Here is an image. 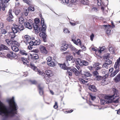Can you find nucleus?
<instances>
[{
	"mask_svg": "<svg viewBox=\"0 0 120 120\" xmlns=\"http://www.w3.org/2000/svg\"><path fill=\"white\" fill-rule=\"evenodd\" d=\"M8 105L5 106L0 101V115L2 116V120H8V117H12L17 113L18 107L14 100V97L7 99Z\"/></svg>",
	"mask_w": 120,
	"mask_h": 120,
	"instance_id": "obj_1",
	"label": "nucleus"
},
{
	"mask_svg": "<svg viewBox=\"0 0 120 120\" xmlns=\"http://www.w3.org/2000/svg\"><path fill=\"white\" fill-rule=\"evenodd\" d=\"M41 25L42 27L40 28L39 35L40 37L43 39V41L45 42H46L47 40L46 37L47 35L46 34L45 32L47 28V26L45 24V23L44 19L42 18L41 16Z\"/></svg>",
	"mask_w": 120,
	"mask_h": 120,
	"instance_id": "obj_2",
	"label": "nucleus"
},
{
	"mask_svg": "<svg viewBox=\"0 0 120 120\" xmlns=\"http://www.w3.org/2000/svg\"><path fill=\"white\" fill-rule=\"evenodd\" d=\"M24 26L22 25H15L12 27V31L15 33H16L23 30Z\"/></svg>",
	"mask_w": 120,
	"mask_h": 120,
	"instance_id": "obj_3",
	"label": "nucleus"
},
{
	"mask_svg": "<svg viewBox=\"0 0 120 120\" xmlns=\"http://www.w3.org/2000/svg\"><path fill=\"white\" fill-rule=\"evenodd\" d=\"M10 0H2L1 3L2 4V9L3 11L5 10V8L7 7L9 4L8 2Z\"/></svg>",
	"mask_w": 120,
	"mask_h": 120,
	"instance_id": "obj_4",
	"label": "nucleus"
},
{
	"mask_svg": "<svg viewBox=\"0 0 120 120\" xmlns=\"http://www.w3.org/2000/svg\"><path fill=\"white\" fill-rule=\"evenodd\" d=\"M30 66V67L32 69H33L34 70L36 71H38V74H39V75L42 76L44 75L45 73L44 72L41 71L40 70H38L37 68L35 67L33 64H31Z\"/></svg>",
	"mask_w": 120,
	"mask_h": 120,
	"instance_id": "obj_5",
	"label": "nucleus"
},
{
	"mask_svg": "<svg viewBox=\"0 0 120 120\" xmlns=\"http://www.w3.org/2000/svg\"><path fill=\"white\" fill-rule=\"evenodd\" d=\"M77 60V61L78 63L80 66H82L83 65L86 66L89 65V63L85 60L79 59Z\"/></svg>",
	"mask_w": 120,
	"mask_h": 120,
	"instance_id": "obj_6",
	"label": "nucleus"
},
{
	"mask_svg": "<svg viewBox=\"0 0 120 120\" xmlns=\"http://www.w3.org/2000/svg\"><path fill=\"white\" fill-rule=\"evenodd\" d=\"M31 39L30 37V36L27 35H26L24 36V38L22 42L25 43L26 45L28 44L29 41H30Z\"/></svg>",
	"mask_w": 120,
	"mask_h": 120,
	"instance_id": "obj_7",
	"label": "nucleus"
},
{
	"mask_svg": "<svg viewBox=\"0 0 120 120\" xmlns=\"http://www.w3.org/2000/svg\"><path fill=\"white\" fill-rule=\"evenodd\" d=\"M13 16L12 15V11L10 9L8 12V17L7 18V20L9 22L13 21L12 19Z\"/></svg>",
	"mask_w": 120,
	"mask_h": 120,
	"instance_id": "obj_8",
	"label": "nucleus"
},
{
	"mask_svg": "<svg viewBox=\"0 0 120 120\" xmlns=\"http://www.w3.org/2000/svg\"><path fill=\"white\" fill-rule=\"evenodd\" d=\"M103 26H105V30L106 31V33L108 35H110L111 31V30L110 29L111 27V26L109 25H103Z\"/></svg>",
	"mask_w": 120,
	"mask_h": 120,
	"instance_id": "obj_9",
	"label": "nucleus"
},
{
	"mask_svg": "<svg viewBox=\"0 0 120 120\" xmlns=\"http://www.w3.org/2000/svg\"><path fill=\"white\" fill-rule=\"evenodd\" d=\"M33 27L36 34H38L41 28H39L37 24H34Z\"/></svg>",
	"mask_w": 120,
	"mask_h": 120,
	"instance_id": "obj_10",
	"label": "nucleus"
},
{
	"mask_svg": "<svg viewBox=\"0 0 120 120\" xmlns=\"http://www.w3.org/2000/svg\"><path fill=\"white\" fill-rule=\"evenodd\" d=\"M120 57H119L118 59H117L115 62V64H114V68L115 69H116L117 68L119 69V67L120 65Z\"/></svg>",
	"mask_w": 120,
	"mask_h": 120,
	"instance_id": "obj_11",
	"label": "nucleus"
},
{
	"mask_svg": "<svg viewBox=\"0 0 120 120\" xmlns=\"http://www.w3.org/2000/svg\"><path fill=\"white\" fill-rule=\"evenodd\" d=\"M24 24L26 27L30 29H32V24L31 23L27 22H24Z\"/></svg>",
	"mask_w": 120,
	"mask_h": 120,
	"instance_id": "obj_12",
	"label": "nucleus"
},
{
	"mask_svg": "<svg viewBox=\"0 0 120 120\" xmlns=\"http://www.w3.org/2000/svg\"><path fill=\"white\" fill-rule=\"evenodd\" d=\"M69 47V45L65 43H63L61 49V50L62 51H64L66 50Z\"/></svg>",
	"mask_w": 120,
	"mask_h": 120,
	"instance_id": "obj_13",
	"label": "nucleus"
},
{
	"mask_svg": "<svg viewBox=\"0 0 120 120\" xmlns=\"http://www.w3.org/2000/svg\"><path fill=\"white\" fill-rule=\"evenodd\" d=\"M89 89L91 91L96 92L97 90V89L96 86L93 85H90L89 87Z\"/></svg>",
	"mask_w": 120,
	"mask_h": 120,
	"instance_id": "obj_14",
	"label": "nucleus"
},
{
	"mask_svg": "<svg viewBox=\"0 0 120 120\" xmlns=\"http://www.w3.org/2000/svg\"><path fill=\"white\" fill-rule=\"evenodd\" d=\"M66 72V74L70 76H71L72 75V72H73L72 70V68L68 67Z\"/></svg>",
	"mask_w": 120,
	"mask_h": 120,
	"instance_id": "obj_15",
	"label": "nucleus"
},
{
	"mask_svg": "<svg viewBox=\"0 0 120 120\" xmlns=\"http://www.w3.org/2000/svg\"><path fill=\"white\" fill-rule=\"evenodd\" d=\"M40 49L41 52L45 54L47 53V51L45 47L43 46H41L40 47Z\"/></svg>",
	"mask_w": 120,
	"mask_h": 120,
	"instance_id": "obj_16",
	"label": "nucleus"
},
{
	"mask_svg": "<svg viewBox=\"0 0 120 120\" xmlns=\"http://www.w3.org/2000/svg\"><path fill=\"white\" fill-rule=\"evenodd\" d=\"M16 56L15 54L12 52H9L7 55V56L9 58H14Z\"/></svg>",
	"mask_w": 120,
	"mask_h": 120,
	"instance_id": "obj_17",
	"label": "nucleus"
},
{
	"mask_svg": "<svg viewBox=\"0 0 120 120\" xmlns=\"http://www.w3.org/2000/svg\"><path fill=\"white\" fill-rule=\"evenodd\" d=\"M55 60H52L50 62L48 63L47 64L49 66L51 67H54L55 66Z\"/></svg>",
	"mask_w": 120,
	"mask_h": 120,
	"instance_id": "obj_18",
	"label": "nucleus"
},
{
	"mask_svg": "<svg viewBox=\"0 0 120 120\" xmlns=\"http://www.w3.org/2000/svg\"><path fill=\"white\" fill-rule=\"evenodd\" d=\"M8 48L6 46L3 45H0V55L2 54V52L1 51L2 50H8Z\"/></svg>",
	"mask_w": 120,
	"mask_h": 120,
	"instance_id": "obj_19",
	"label": "nucleus"
},
{
	"mask_svg": "<svg viewBox=\"0 0 120 120\" xmlns=\"http://www.w3.org/2000/svg\"><path fill=\"white\" fill-rule=\"evenodd\" d=\"M30 56H31V58L33 59H37L39 58V57L37 54H31Z\"/></svg>",
	"mask_w": 120,
	"mask_h": 120,
	"instance_id": "obj_20",
	"label": "nucleus"
},
{
	"mask_svg": "<svg viewBox=\"0 0 120 120\" xmlns=\"http://www.w3.org/2000/svg\"><path fill=\"white\" fill-rule=\"evenodd\" d=\"M73 58V56L70 55H68L66 57V60L67 62L68 61H69L72 60Z\"/></svg>",
	"mask_w": 120,
	"mask_h": 120,
	"instance_id": "obj_21",
	"label": "nucleus"
},
{
	"mask_svg": "<svg viewBox=\"0 0 120 120\" xmlns=\"http://www.w3.org/2000/svg\"><path fill=\"white\" fill-rule=\"evenodd\" d=\"M38 88L39 90V93L41 95H42L43 94V87H41V85H39L38 86Z\"/></svg>",
	"mask_w": 120,
	"mask_h": 120,
	"instance_id": "obj_22",
	"label": "nucleus"
},
{
	"mask_svg": "<svg viewBox=\"0 0 120 120\" xmlns=\"http://www.w3.org/2000/svg\"><path fill=\"white\" fill-rule=\"evenodd\" d=\"M98 2L97 4L98 6H101V9L103 10L104 9V8L103 6V3L101 2V0H98Z\"/></svg>",
	"mask_w": 120,
	"mask_h": 120,
	"instance_id": "obj_23",
	"label": "nucleus"
},
{
	"mask_svg": "<svg viewBox=\"0 0 120 120\" xmlns=\"http://www.w3.org/2000/svg\"><path fill=\"white\" fill-rule=\"evenodd\" d=\"M84 76L87 77H90L92 76L91 74L89 71H83Z\"/></svg>",
	"mask_w": 120,
	"mask_h": 120,
	"instance_id": "obj_24",
	"label": "nucleus"
},
{
	"mask_svg": "<svg viewBox=\"0 0 120 120\" xmlns=\"http://www.w3.org/2000/svg\"><path fill=\"white\" fill-rule=\"evenodd\" d=\"M72 70L74 72L75 75L76 76H78L79 74V72L75 68H72Z\"/></svg>",
	"mask_w": 120,
	"mask_h": 120,
	"instance_id": "obj_25",
	"label": "nucleus"
},
{
	"mask_svg": "<svg viewBox=\"0 0 120 120\" xmlns=\"http://www.w3.org/2000/svg\"><path fill=\"white\" fill-rule=\"evenodd\" d=\"M45 73L48 76H51L52 75V71L51 70H48L45 71Z\"/></svg>",
	"mask_w": 120,
	"mask_h": 120,
	"instance_id": "obj_26",
	"label": "nucleus"
},
{
	"mask_svg": "<svg viewBox=\"0 0 120 120\" xmlns=\"http://www.w3.org/2000/svg\"><path fill=\"white\" fill-rule=\"evenodd\" d=\"M114 80L116 82H117L119 81L120 80V74H118L116 76L115 78H114Z\"/></svg>",
	"mask_w": 120,
	"mask_h": 120,
	"instance_id": "obj_27",
	"label": "nucleus"
},
{
	"mask_svg": "<svg viewBox=\"0 0 120 120\" xmlns=\"http://www.w3.org/2000/svg\"><path fill=\"white\" fill-rule=\"evenodd\" d=\"M34 45H39L41 43V41L38 39L35 40L34 41Z\"/></svg>",
	"mask_w": 120,
	"mask_h": 120,
	"instance_id": "obj_28",
	"label": "nucleus"
},
{
	"mask_svg": "<svg viewBox=\"0 0 120 120\" xmlns=\"http://www.w3.org/2000/svg\"><path fill=\"white\" fill-rule=\"evenodd\" d=\"M11 47L12 50L15 52H17L19 50V49L16 46L12 45Z\"/></svg>",
	"mask_w": 120,
	"mask_h": 120,
	"instance_id": "obj_29",
	"label": "nucleus"
},
{
	"mask_svg": "<svg viewBox=\"0 0 120 120\" xmlns=\"http://www.w3.org/2000/svg\"><path fill=\"white\" fill-rule=\"evenodd\" d=\"M89 2V1L88 0H86V1L85 0H82L81 1V3L84 5H88Z\"/></svg>",
	"mask_w": 120,
	"mask_h": 120,
	"instance_id": "obj_30",
	"label": "nucleus"
},
{
	"mask_svg": "<svg viewBox=\"0 0 120 120\" xmlns=\"http://www.w3.org/2000/svg\"><path fill=\"white\" fill-rule=\"evenodd\" d=\"M60 68L64 70H67L68 68V67H67L66 65L65 64H61L60 65Z\"/></svg>",
	"mask_w": 120,
	"mask_h": 120,
	"instance_id": "obj_31",
	"label": "nucleus"
},
{
	"mask_svg": "<svg viewBox=\"0 0 120 120\" xmlns=\"http://www.w3.org/2000/svg\"><path fill=\"white\" fill-rule=\"evenodd\" d=\"M15 33H14L13 31L10 33V37H11V39L14 38L15 37Z\"/></svg>",
	"mask_w": 120,
	"mask_h": 120,
	"instance_id": "obj_32",
	"label": "nucleus"
},
{
	"mask_svg": "<svg viewBox=\"0 0 120 120\" xmlns=\"http://www.w3.org/2000/svg\"><path fill=\"white\" fill-rule=\"evenodd\" d=\"M119 98L116 95L115 96L114 98H113L114 100L113 102L115 103H118L119 102L118 99Z\"/></svg>",
	"mask_w": 120,
	"mask_h": 120,
	"instance_id": "obj_33",
	"label": "nucleus"
},
{
	"mask_svg": "<svg viewBox=\"0 0 120 120\" xmlns=\"http://www.w3.org/2000/svg\"><path fill=\"white\" fill-rule=\"evenodd\" d=\"M5 41L8 45H10L11 46H12V41H11L8 39H6Z\"/></svg>",
	"mask_w": 120,
	"mask_h": 120,
	"instance_id": "obj_34",
	"label": "nucleus"
},
{
	"mask_svg": "<svg viewBox=\"0 0 120 120\" xmlns=\"http://www.w3.org/2000/svg\"><path fill=\"white\" fill-rule=\"evenodd\" d=\"M79 80L81 84H83L88 82L87 81L85 80L84 79L81 78H79Z\"/></svg>",
	"mask_w": 120,
	"mask_h": 120,
	"instance_id": "obj_35",
	"label": "nucleus"
},
{
	"mask_svg": "<svg viewBox=\"0 0 120 120\" xmlns=\"http://www.w3.org/2000/svg\"><path fill=\"white\" fill-rule=\"evenodd\" d=\"M20 53L22 55H25L26 56L27 55L26 52L24 50H21L20 52Z\"/></svg>",
	"mask_w": 120,
	"mask_h": 120,
	"instance_id": "obj_36",
	"label": "nucleus"
},
{
	"mask_svg": "<svg viewBox=\"0 0 120 120\" xmlns=\"http://www.w3.org/2000/svg\"><path fill=\"white\" fill-rule=\"evenodd\" d=\"M90 98L92 101H94L96 99V96H94L93 94H90Z\"/></svg>",
	"mask_w": 120,
	"mask_h": 120,
	"instance_id": "obj_37",
	"label": "nucleus"
},
{
	"mask_svg": "<svg viewBox=\"0 0 120 120\" xmlns=\"http://www.w3.org/2000/svg\"><path fill=\"white\" fill-rule=\"evenodd\" d=\"M100 100L101 103V105H104L106 103H108L110 102H106L105 100L104 99H101V100Z\"/></svg>",
	"mask_w": 120,
	"mask_h": 120,
	"instance_id": "obj_38",
	"label": "nucleus"
},
{
	"mask_svg": "<svg viewBox=\"0 0 120 120\" xmlns=\"http://www.w3.org/2000/svg\"><path fill=\"white\" fill-rule=\"evenodd\" d=\"M19 23L21 24L22 23L24 22V19L22 17H20L19 19Z\"/></svg>",
	"mask_w": 120,
	"mask_h": 120,
	"instance_id": "obj_39",
	"label": "nucleus"
},
{
	"mask_svg": "<svg viewBox=\"0 0 120 120\" xmlns=\"http://www.w3.org/2000/svg\"><path fill=\"white\" fill-rule=\"evenodd\" d=\"M109 65H108V64L105 63L103 65V67L108 69V68L109 67Z\"/></svg>",
	"mask_w": 120,
	"mask_h": 120,
	"instance_id": "obj_40",
	"label": "nucleus"
},
{
	"mask_svg": "<svg viewBox=\"0 0 120 120\" xmlns=\"http://www.w3.org/2000/svg\"><path fill=\"white\" fill-rule=\"evenodd\" d=\"M18 42L16 41H12V45L16 46L18 45Z\"/></svg>",
	"mask_w": 120,
	"mask_h": 120,
	"instance_id": "obj_41",
	"label": "nucleus"
},
{
	"mask_svg": "<svg viewBox=\"0 0 120 120\" xmlns=\"http://www.w3.org/2000/svg\"><path fill=\"white\" fill-rule=\"evenodd\" d=\"M70 22L71 25L73 26H75L77 23L74 21L73 20H71Z\"/></svg>",
	"mask_w": 120,
	"mask_h": 120,
	"instance_id": "obj_42",
	"label": "nucleus"
},
{
	"mask_svg": "<svg viewBox=\"0 0 120 120\" xmlns=\"http://www.w3.org/2000/svg\"><path fill=\"white\" fill-rule=\"evenodd\" d=\"M64 32L65 34L69 33H70V31L67 28H64L63 29Z\"/></svg>",
	"mask_w": 120,
	"mask_h": 120,
	"instance_id": "obj_43",
	"label": "nucleus"
},
{
	"mask_svg": "<svg viewBox=\"0 0 120 120\" xmlns=\"http://www.w3.org/2000/svg\"><path fill=\"white\" fill-rule=\"evenodd\" d=\"M105 61L106 62V63L108 64L109 65L111 64L112 63V61L109 59L105 60Z\"/></svg>",
	"mask_w": 120,
	"mask_h": 120,
	"instance_id": "obj_44",
	"label": "nucleus"
},
{
	"mask_svg": "<svg viewBox=\"0 0 120 120\" xmlns=\"http://www.w3.org/2000/svg\"><path fill=\"white\" fill-rule=\"evenodd\" d=\"M7 32V31L5 29H2L1 30L0 33L2 34H5Z\"/></svg>",
	"mask_w": 120,
	"mask_h": 120,
	"instance_id": "obj_45",
	"label": "nucleus"
},
{
	"mask_svg": "<svg viewBox=\"0 0 120 120\" xmlns=\"http://www.w3.org/2000/svg\"><path fill=\"white\" fill-rule=\"evenodd\" d=\"M46 60L48 63H49L52 61V58L50 56H48Z\"/></svg>",
	"mask_w": 120,
	"mask_h": 120,
	"instance_id": "obj_46",
	"label": "nucleus"
},
{
	"mask_svg": "<svg viewBox=\"0 0 120 120\" xmlns=\"http://www.w3.org/2000/svg\"><path fill=\"white\" fill-rule=\"evenodd\" d=\"M109 50L111 52L113 53L114 52L115 49L112 47H110L109 48Z\"/></svg>",
	"mask_w": 120,
	"mask_h": 120,
	"instance_id": "obj_47",
	"label": "nucleus"
},
{
	"mask_svg": "<svg viewBox=\"0 0 120 120\" xmlns=\"http://www.w3.org/2000/svg\"><path fill=\"white\" fill-rule=\"evenodd\" d=\"M76 44L77 45H80L81 44V42L79 39H78L76 41Z\"/></svg>",
	"mask_w": 120,
	"mask_h": 120,
	"instance_id": "obj_48",
	"label": "nucleus"
},
{
	"mask_svg": "<svg viewBox=\"0 0 120 120\" xmlns=\"http://www.w3.org/2000/svg\"><path fill=\"white\" fill-rule=\"evenodd\" d=\"M28 44L30 46H33V45H34V41H29Z\"/></svg>",
	"mask_w": 120,
	"mask_h": 120,
	"instance_id": "obj_49",
	"label": "nucleus"
},
{
	"mask_svg": "<svg viewBox=\"0 0 120 120\" xmlns=\"http://www.w3.org/2000/svg\"><path fill=\"white\" fill-rule=\"evenodd\" d=\"M20 12V10L19 9H18L15 10V15H18V14Z\"/></svg>",
	"mask_w": 120,
	"mask_h": 120,
	"instance_id": "obj_50",
	"label": "nucleus"
},
{
	"mask_svg": "<svg viewBox=\"0 0 120 120\" xmlns=\"http://www.w3.org/2000/svg\"><path fill=\"white\" fill-rule=\"evenodd\" d=\"M109 55L108 54H106L104 56V59L105 60H106L109 59Z\"/></svg>",
	"mask_w": 120,
	"mask_h": 120,
	"instance_id": "obj_51",
	"label": "nucleus"
},
{
	"mask_svg": "<svg viewBox=\"0 0 120 120\" xmlns=\"http://www.w3.org/2000/svg\"><path fill=\"white\" fill-rule=\"evenodd\" d=\"M69 47L72 50H75V48L71 45H69Z\"/></svg>",
	"mask_w": 120,
	"mask_h": 120,
	"instance_id": "obj_52",
	"label": "nucleus"
},
{
	"mask_svg": "<svg viewBox=\"0 0 120 120\" xmlns=\"http://www.w3.org/2000/svg\"><path fill=\"white\" fill-rule=\"evenodd\" d=\"M105 48L104 47H102L101 48L100 50H98V52L100 54L101 53V52L103 51V50L105 49Z\"/></svg>",
	"mask_w": 120,
	"mask_h": 120,
	"instance_id": "obj_53",
	"label": "nucleus"
},
{
	"mask_svg": "<svg viewBox=\"0 0 120 120\" xmlns=\"http://www.w3.org/2000/svg\"><path fill=\"white\" fill-rule=\"evenodd\" d=\"M24 2L28 5H30L31 4V2L29 0H23Z\"/></svg>",
	"mask_w": 120,
	"mask_h": 120,
	"instance_id": "obj_54",
	"label": "nucleus"
},
{
	"mask_svg": "<svg viewBox=\"0 0 120 120\" xmlns=\"http://www.w3.org/2000/svg\"><path fill=\"white\" fill-rule=\"evenodd\" d=\"M93 75L94 76H96L99 75V73L97 71H94L93 72Z\"/></svg>",
	"mask_w": 120,
	"mask_h": 120,
	"instance_id": "obj_55",
	"label": "nucleus"
},
{
	"mask_svg": "<svg viewBox=\"0 0 120 120\" xmlns=\"http://www.w3.org/2000/svg\"><path fill=\"white\" fill-rule=\"evenodd\" d=\"M28 10L30 11H33L34 10V8L33 7L30 6L28 8Z\"/></svg>",
	"mask_w": 120,
	"mask_h": 120,
	"instance_id": "obj_56",
	"label": "nucleus"
},
{
	"mask_svg": "<svg viewBox=\"0 0 120 120\" xmlns=\"http://www.w3.org/2000/svg\"><path fill=\"white\" fill-rule=\"evenodd\" d=\"M39 22V20L38 18L35 19H34V22L35 24H37Z\"/></svg>",
	"mask_w": 120,
	"mask_h": 120,
	"instance_id": "obj_57",
	"label": "nucleus"
},
{
	"mask_svg": "<svg viewBox=\"0 0 120 120\" xmlns=\"http://www.w3.org/2000/svg\"><path fill=\"white\" fill-rule=\"evenodd\" d=\"M22 61L23 64L25 65L27 64V63L26 58L22 59Z\"/></svg>",
	"mask_w": 120,
	"mask_h": 120,
	"instance_id": "obj_58",
	"label": "nucleus"
},
{
	"mask_svg": "<svg viewBox=\"0 0 120 120\" xmlns=\"http://www.w3.org/2000/svg\"><path fill=\"white\" fill-rule=\"evenodd\" d=\"M95 77H96L95 78L96 80H100L101 78V76L99 75H98Z\"/></svg>",
	"mask_w": 120,
	"mask_h": 120,
	"instance_id": "obj_59",
	"label": "nucleus"
},
{
	"mask_svg": "<svg viewBox=\"0 0 120 120\" xmlns=\"http://www.w3.org/2000/svg\"><path fill=\"white\" fill-rule=\"evenodd\" d=\"M92 11H94L95 12H96L98 10L95 7H93L91 9Z\"/></svg>",
	"mask_w": 120,
	"mask_h": 120,
	"instance_id": "obj_60",
	"label": "nucleus"
},
{
	"mask_svg": "<svg viewBox=\"0 0 120 120\" xmlns=\"http://www.w3.org/2000/svg\"><path fill=\"white\" fill-rule=\"evenodd\" d=\"M99 64H100L98 63H95L93 65V67L94 68H96L98 66H99Z\"/></svg>",
	"mask_w": 120,
	"mask_h": 120,
	"instance_id": "obj_61",
	"label": "nucleus"
},
{
	"mask_svg": "<svg viewBox=\"0 0 120 120\" xmlns=\"http://www.w3.org/2000/svg\"><path fill=\"white\" fill-rule=\"evenodd\" d=\"M58 107L57 103V102H55V105L53 106V107L54 108L56 109Z\"/></svg>",
	"mask_w": 120,
	"mask_h": 120,
	"instance_id": "obj_62",
	"label": "nucleus"
},
{
	"mask_svg": "<svg viewBox=\"0 0 120 120\" xmlns=\"http://www.w3.org/2000/svg\"><path fill=\"white\" fill-rule=\"evenodd\" d=\"M29 11L28 10L26 9V10L25 11H24V15L25 16H27L28 15Z\"/></svg>",
	"mask_w": 120,
	"mask_h": 120,
	"instance_id": "obj_63",
	"label": "nucleus"
},
{
	"mask_svg": "<svg viewBox=\"0 0 120 120\" xmlns=\"http://www.w3.org/2000/svg\"><path fill=\"white\" fill-rule=\"evenodd\" d=\"M30 82L33 84H35L37 83V82L35 80H31Z\"/></svg>",
	"mask_w": 120,
	"mask_h": 120,
	"instance_id": "obj_64",
	"label": "nucleus"
}]
</instances>
